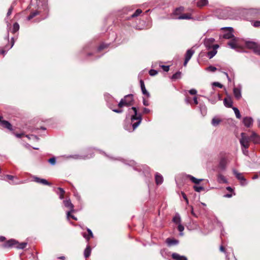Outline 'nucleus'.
Returning <instances> with one entry per match:
<instances>
[{"label": "nucleus", "instance_id": "obj_1", "mask_svg": "<svg viewBox=\"0 0 260 260\" xmlns=\"http://www.w3.org/2000/svg\"><path fill=\"white\" fill-rule=\"evenodd\" d=\"M250 138L245 133L241 134V138L239 142L243 154L245 156H249L248 148L250 146Z\"/></svg>", "mask_w": 260, "mask_h": 260}, {"label": "nucleus", "instance_id": "obj_2", "mask_svg": "<svg viewBox=\"0 0 260 260\" xmlns=\"http://www.w3.org/2000/svg\"><path fill=\"white\" fill-rule=\"evenodd\" d=\"M36 1L38 7V9L30 13V15L27 17V19L29 20L35 17L36 16L38 15L41 11V10L47 11L48 9L47 0Z\"/></svg>", "mask_w": 260, "mask_h": 260}, {"label": "nucleus", "instance_id": "obj_3", "mask_svg": "<svg viewBox=\"0 0 260 260\" xmlns=\"http://www.w3.org/2000/svg\"><path fill=\"white\" fill-rule=\"evenodd\" d=\"M131 109L133 111L134 114L131 117L132 122L133 129H136L139 125L141 123L142 121V115L141 113H138L137 108L133 107Z\"/></svg>", "mask_w": 260, "mask_h": 260}, {"label": "nucleus", "instance_id": "obj_4", "mask_svg": "<svg viewBox=\"0 0 260 260\" xmlns=\"http://www.w3.org/2000/svg\"><path fill=\"white\" fill-rule=\"evenodd\" d=\"M245 45L248 48L252 49L255 54L260 55L259 43L253 41H246Z\"/></svg>", "mask_w": 260, "mask_h": 260}, {"label": "nucleus", "instance_id": "obj_5", "mask_svg": "<svg viewBox=\"0 0 260 260\" xmlns=\"http://www.w3.org/2000/svg\"><path fill=\"white\" fill-rule=\"evenodd\" d=\"M243 13H245L247 16H245L246 19H248L249 17H260V9L256 8H250L248 9H244Z\"/></svg>", "mask_w": 260, "mask_h": 260}, {"label": "nucleus", "instance_id": "obj_6", "mask_svg": "<svg viewBox=\"0 0 260 260\" xmlns=\"http://www.w3.org/2000/svg\"><path fill=\"white\" fill-rule=\"evenodd\" d=\"M182 10L183 8L182 7L176 9V10H175L173 14L172 18L175 19H190L191 18L190 15L187 14H184L179 16H177L178 13L182 11Z\"/></svg>", "mask_w": 260, "mask_h": 260}, {"label": "nucleus", "instance_id": "obj_7", "mask_svg": "<svg viewBox=\"0 0 260 260\" xmlns=\"http://www.w3.org/2000/svg\"><path fill=\"white\" fill-rule=\"evenodd\" d=\"M224 31L223 38L226 39H230L235 38L233 32V28L231 27H223L221 28Z\"/></svg>", "mask_w": 260, "mask_h": 260}, {"label": "nucleus", "instance_id": "obj_8", "mask_svg": "<svg viewBox=\"0 0 260 260\" xmlns=\"http://www.w3.org/2000/svg\"><path fill=\"white\" fill-rule=\"evenodd\" d=\"M63 203L64 206L70 209V210L67 212V217L68 219H69L70 213L75 212V210L74 209V206L73 204L71 203V201L70 199L64 200L63 201Z\"/></svg>", "mask_w": 260, "mask_h": 260}, {"label": "nucleus", "instance_id": "obj_9", "mask_svg": "<svg viewBox=\"0 0 260 260\" xmlns=\"http://www.w3.org/2000/svg\"><path fill=\"white\" fill-rule=\"evenodd\" d=\"M240 39L238 38H234L228 43V45L232 49H237L240 47Z\"/></svg>", "mask_w": 260, "mask_h": 260}, {"label": "nucleus", "instance_id": "obj_10", "mask_svg": "<svg viewBox=\"0 0 260 260\" xmlns=\"http://www.w3.org/2000/svg\"><path fill=\"white\" fill-rule=\"evenodd\" d=\"M219 48L218 45H214L210 50H208L207 56L209 58H212L217 53V49Z\"/></svg>", "mask_w": 260, "mask_h": 260}, {"label": "nucleus", "instance_id": "obj_11", "mask_svg": "<svg viewBox=\"0 0 260 260\" xmlns=\"http://www.w3.org/2000/svg\"><path fill=\"white\" fill-rule=\"evenodd\" d=\"M215 39L212 38L205 39L204 40V45L207 50H210L213 47Z\"/></svg>", "mask_w": 260, "mask_h": 260}, {"label": "nucleus", "instance_id": "obj_12", "mask_svg": "<svg viewBox=\"0 0 260 260\" xmlns=\"http://www.w3.org/2000/svg\"><path fill=\"white\" fill-rule=\"evenodd\" d=\"M241 89H242V87L241 85H239L237 87H234L233 89V93H234L235 98L237 100L240 99L242 96Z\"/></svg>", "mask_w": 260, "mask_h": 260}, {"label": "nucleus", "instance_id": "obj_13", "mask_svg": "<svg viewBox=\"0 0 260 260\" xmlns=\"http://www.w3.org/2000/svg\"><path fill=\"white\" fill-rule=\"evenodd\" d=\"M194 51L192 49H188L185 54V58L183 65H186L188 61L191 58L192 55L194 54Z\"/></svg>", "mask_w": 260, "mask_h": 260}, {"label": "nucleus", "instance_id": "obj_14", "mask_svg": "<svg viewBox=\"0 0 260 260\" xmlns=\"http://www.w3.org/2000/svg\"><path fill=\"white\" fill-rule=\"evenodd\" d=\"M122 99L124 100L125 106H129L133 104V95L131 94L126 95L124 96V99Z\"/></svg>", "mask_w": 260, "mask_h": 260}, {"label": "nucleus", "instance_id": "obj_15", "mask_svg": "<svg viewBox=\"0 0 260 260\" xmlns=\"http://www.w3.org/2000/svg\"><path fill=\"white\" fill-rule=\"evenodd\" d=\"M249 138L250 141H252L254 144H256L260 143V136L257 135L255 132H253Z\"/></svg>", "mask_w": 260, "mask_h": 260}, {"label": "nucleus", "instance_id": "obj_16", "mask_svg": "<svg viewBox=\"0 0 260 260\" xmlns=\"http://www.w3.org/2000/svg\"><path fill=\"white\" fill-rule=\"evenodd\" d=\"M253 120L250 117H245L243 119L244 125L247 127H250L253 124Z\"/></svg>", "mask_w": 260, "mask_h": 260}, {"label": "nucleus", "instance_id": "obj_17", "mask_svg": "<svg viewBox=\"0 0 260 260\" xmlns=\"http://www.w3.org/2000/svg\"><path fill=\"white\" fill-rule=\"evenodd\" d=\"M34 181L38 183L42 184L44 185H51V183H50L47 180L45 179H42L36 176L34 177Z\"/></svg>", "mask_w": 260, "mask_h": 260}, {"label": "nucleus", "instance_id": "obj_18", "mask_svg": "<svg viewBox=\"0 0 260 260\" xmlns=\"http://www.w3.org/2000/svg\"><path fill=\"white\" fill-rule=\"evenodd\" d=\"M17 244V242L14 239H10L5 243L3 245V247L5 248L11 247L13 246H15Z\"/></svg>", "mask_w": 260, "mask_h": 260}, {"label": "nucleus", "instance_id": "obj_19", "mask_svg": "<svg viewBox=\"0 0 260 260\" xmlns=\"http://www.w3.org/2000/svg\"><path fill=\"white\" fill-rule=\"evenodd\" d=\"M0 124L5 128H6L10 131L12 130V126L11 124L8 121L5 120H0Z\"/></svg>", "mask_w": 260, "mask_h": 260}, {"label": "nucleus", "instance_id": "obj_20", "mask_svg": "<svg viewBox=\"0 0 260 260\" xmlns=\"http://www.w3.org/2000/svg\"><path fill=\"white\" fill-rule=\"evenodd\" d=\"M140 86H141V90H142V93L143 94H144V95H147V96H149V95H150L149 93L147 91V90H146V89L145 88L144 82L143 80L141 79L140 80Z\"/></svg>", "mask_w": 260, "mask_h": 260}, {"label": "nucleus", "instance_id": "obj_21", "mask_svg": "<svg viewBox=\"0 0 260 260\" xmlns=\"http://www.w3.org/2000/svg\"><path fill=\"white\" fill-rule=\"evenodd\" d=\"M87 231L88 232V234H86L85 233H84L82 234V235L84 238H85L87 240V241L88 242V241L91 238H93V235L92 234V231L90 229L87 228Z\"/></svg>", "mask_w": 260, "mask_h": 260}, {"label": "nucleus", "instance_id": "obj_22", "mask_svg": "<svg viewBox=\"0 0 260 260\" xmlns=\"http://www.w3.org/2000/svg\"><path fill=\"white\" fill-rule=\"evenodd\" d=\"M172 257L175 260H187L185 256L180 255L177 253H173Z\"/></svg>", "mask_w": 260, "mask_h": 260}, {"label": "nucleus", "instance_id": "obj_23", "mask_svg": "<svg viewBox=\"0 0 260 260\" xmlns=\"http://www.w3.org/2000/svg\"><path fill=\"white\" fill-rule=\"evenodd\" d=\"M233 172L237 179L240 181H245V178L244 177V176H243L241 173L238 172L235 169L233 170Z\"/></svg>", "mask_w": 260, "mask_h": 260}, {"label": "nucleus", "instance_id": "obj_24", "mask_svg": "<svg viewBox=\"0 0 260 260\" xmlns=\"http://www.w3.org/2000/svg\"><path fill=\"white\" fill-rule=\"evenodd\" d=\"M221 119L218 117H215L213 118L211 121V124L213 126H217L221 122Z\"/></svg>", "mask_w": 260, "mask_h": 260}, {"label": "nucleus", "instance_id": "obj_25", "mask_svg": "<svg viewBox=\"0 0 260 260\" xmlns=\"http://www.w3.org/2000/svg\"><path fill=\"white\" fill-rule=\"evenodd\" d=\"M155 182L157 185L161 184L163 182L162 176L158 173H156L155 176Z\"/></svg>", "mask_w": 260, "mask_h": 260}, {"label": "nucleus", "instance_id": "obj_26", "mask_svg": "<svg viewBox=\"0 0 260 260\" xmlns=\"http://www.w3.org/2000/svg\"><path fill=\"white\" fill-rule=\"evenodd\" d=\"M224 106L228 108H231L233 106V102L230 98H225L223 101Z\"/></svg>", "mask_w": 260, "mask_h": 260}, {"label": "nucleus", "instance_id": "obj_27", "mask_svg": "<svg viewBox=\"0 0 260 260\" xmlns=\"http://www.w3.org/2000/svg\"><path fill=\"white\" fill-rule=\"evenodd\" d=\"M196 5L199 7H202L204 6H206L208 3V0H197Z\"/></svg>", "mask_w": 260, "mask_h": 260}, {"label": "nucleus", "instance_id": "obj_28", "mask_svg": "<svg viewBox=\"0 0 260 260\" xmlns=\"http://www.w3.org/2000/svg\"><path fill=\"white\" fill-rule=\"evenodd\" d=\"M217 181L219 183H226L228 182L225 177L220 174L217 176Z\"/></svg>", "mask_w": 260, "mask_h": 260}, {"label": "nucleus", "instance_id": "obj_29", "mask_svg": "<svg viewBox=\"0 0 260 260\" xmlns=\"http://www.w3.org/2000/svg\"><path fill=\"white\" fill-rule=\"evenodd\" d=\"M181 76H182L181 72L180 71H178L172 76L171 79H172L173 80H174V81L176 80L177 79H179L181 78Z\"/></svg>", "mask_w": 260, "mask_h": 260}, {"label": "nucleus", "instance_id": "obj_30", "mask_svg": "<svg viewBox=\"0 0 260 260\" xmlns=\"http://www.w3.org/2000/svg\"><path fill=\"white\" fill-rule=\"evenodd\" d=\"M91 253V248L89 245H88L84 250V255L85 258L88 257Z\"/></svg>", "mask_w": 260, "mask_h": 260}, {"label": "nucleus", "instance_id": "obj_31", "mask_svg": "<svg viewBox=\"0 0 260 260\" xmlns=\"http://www.w3.org/2000/svg\"><path fill=\"white\" fill-rule=\"evenodd\" d=\"M166 242L169 246H172L177 244L178 243V241L174 239H171L170 238H168L166 240Z\"/></svg>", "mask_w": 260, "mask_h": 260}, {"label": "nucleus", "instance_id": "obj_32", "mask_svg": "<svg viewBox=\"0 0 260 260\" xmlns=\"http://www.w3.org/2000/svg\"><path fill=\"white\" fill-rule=\"evenodd\" d=\"M188 178H189L190 180L195 184H199L200 182L203 180L202 179H198L190 175H188Z\"/></svg>", "mask_w": 260, "mask_h": 260}, {"label": "nucleus", "instance_id": "obj_33", "mask_svg": "<svg viewBox=\"0 0 260 260\" xmlns=\"http://www.w3.org/2000/svg\"><path fill=\"white\" fill-rule=\"evenodd\" d=\"M173 221L176 224H179L181 223V218L178 214H176L173 218Z\"/></svg>", "mask_w": 260, "mask_h": 260}, {"label": "nucleus", "instance_id": "obj_34", "mask_svg": "<svg viewBox=\"0 0 260 260\" xmlns=\"http://www.w3.org/2000/svg\"><path fill=\"white\" fill-rule=\"evenodd\" d=\"M92 156L90 155L88 156H80L78 155H70L69 157L73 158L74 159H86V158H89L91 157Z\"/></svg>", "mask_w": 260, "mask_h": 260}, {"label": "nucleus", "instance_id": "obj_35", "mask_svg": "<svg viewBox=\"0 0 260 260\" xmlns=\"http://www.w3.org/2000/svg\"><path fill=\"white\" fill-rule=\"evenodd\" d=\"M26 245H27V243H26V242H22L21 243H18L17 242V244H16V247L18 249H23L24 248H25Z\"/></svg>", "mask_w": 260, "mask_h": 260}, {"label": "nucleus", "instance_id": "obj_36", "mask_svg": "<svg viewBox=\"0 0 260 260\" xmlns=\"http://www.w3.org/2000/svg\"><path fill=\"white\" fill-rule=\"evenodd\" d=\"M232 108H233V110H234V111L235 112V115H236V117L237 118H238V119L241 118V116L240 111L238 110V109L237 108H236V107H233Z\"/></svg>", "mask_w": 260, "mask_h": 260}, {"label": "nucleus", "instance_id": "obj_37", "mask_svg": "<svg viewBox=\"0 0 260 260\" xmlns=\"http://www.w3.org/2000/svg\"><path fill=\"white\" fill-rule=\"evenodd\" d=\"M19 29V25L18 23L15 22L13 24V29H12V32L15 33L16 31H17Z\"/></svg>", "mask_w": 260, "mask_h": 260}, {"label": "nucleus", "instance_id": "obj_38", "mask_svg": "<svg viewBox=\"0 0 260 260\" xmlns=\"http://www.w3.org/2000/svg\"><path fill=\"white\" fill-rule=\"evenodd\" d=\"M58 189L59 190V193H58L59 198L60 199L62 200L64 198V190L61 187H58Z\"/></svg>", "mask_w": 260, "mask_h": 260}, {"label": "nucleus", "instance_id": "obj_39", "mask_svg": "<svg viewBox=\"0 0 260 260\" xmlns=\"http://www.w3.org/2000/svg\"><path fill=\"white\" fill-rule=\"evenodd\" d=\"M142 12V10L140 9H137L135 12L131 15L132 18H134L138 16Z\"/></svg>", "mask_w": 260, "mask_h": 260}, {"label": "nucleus", "instance_id": "obj_40", "mask_svg": "<svg viewBox=\"0 0 260 260\" xmlns=\"http://www.w3.org/2000/svg\"><path fill=\"white\" fill-rule=\"evenodd\" d=\"M178 230L180 232V235L181 236H183V231L184 230V228L183 225H182L181 223L179 224L178 225Z\"/></svg>", "mask_w": 260, "mask_h": 260}, {"label": "nucleus", "instance_id": "obj_41", "mask_svg": "<svg viewBox=\"0 0 260 260\" xmlns=\"http://www.w3.org/2000/svg\"><path fill=\"white\" fill-rule=\"evenodd\" d=\"M15 4H16L15 1L12 3L11 6L10 7V8L9 9L8 11L7 12V16H9V15H10L11 14L12 12L13 9V7L15 5Z\"/></svg>", "mask_w": 260, "mask_h": 260}, {"label": "nucleus", "instance_id": "obj_42", "mask_svg": "<svg viewBox=\"0 0 260 260\" xmlns=\"http://www.w3.org/2000/svg\"><path fill=\"white\" fill-rule=\"evenodd\" d=\"M216 68L215 67V66H208L206 69V70L208 72H214L216 70Z\"/></svg>", "mask_w": 260, "mask_h": 260}, {"label": "nucleus", "instance_id": "obj_43", "mask_svg": "<svg viewBox=\"0 0 260 260\" xmlns=\"http://www.w3.org/2000/svg\"><path fill=\"white\" fill-rule=\"evenodd\" d=\"M26 137L29 139H31L34 141H38L39 138L37 136H35V135H31L30 136H26Z\"/></svg>", "mask_w": 260, "mask_h": 260}, {"label": "nucleus", "instance_id": "obj_44", "mask_svg": "<svg viewBox=\"0 0 260 260\" xmlns=\"http://www.w3.org/2000/svg\"><path fill=\"white\" fill-rule=\"evenodd\" d=\"M157 73H158L157 71H156L155 70H153V69H151V70H149V74L151 76H155L157 74Z\"/></svg>", "mask_w": 260, "mask_h": 260}, {"label": "nucleus", "instance_id": "obj_45", "mask_svg": "<svg viewBox=\"0 0 260 260\" xmlns=\"http://www.w3.org/2000/svg\"><path fill=\"white\" fill-rule=\"evenodd\" d=\"M48 162L51 165H55L56 164V158L55 157H53L49 159Z\"/></svg>", "mask_w": 260, "mask_h": 260}, {"label": "nucleus", "instance_id": "obj_46", "mask_svg": "<svg viewBox=\"0 0 260 260\" xmlns=\"http://www.w3.org/2000/svg\"><path fill=\"white\" fill-rule=\"evenodd\" d=\"M107 47H108V45L107 44L103 43L99 46L98 50L99 51H101L102 50H103L104 48H107Z\"/></svg>", "mask_w": 260, "mask_h": 260}, {"label": "nucleus", "instance_id": "obj_47", "mask_svg": "<svg viewBox=\"0 0 260 260\" xmlns=\"http://www.w3.org/2000/svg\"><path fill=\"white\" fill-rule=\"evenodd\" d=\"M193 188L194 190L196 191L197 192H200L202 190H204V187L202 186H194Z\"/></svg>", "mask_w": 260, "mask_h": 260}, {"label": "nucleus", "instance_id": "obj_48", "mask_svg": "<svg viewBox=\"0 0 260 260\" xmlns=\"http://www.w3.org/2000/svg\"><path fill=\"white\" fill-rule=\"evenodd\" d=\"M213 86L221 88L223 85L219 82H215L212 83Z\"/></svg>", "mask_w": 260, "mask_h": 260}, {"label": "nucleus", "instance_id": "obj_49", "mask_svg": "<svg viewBox=\"0 0 260 260\" xmlns=\"http://www.w3.org/2000/svg\"><path fill=\"white\" fill-rule=\"evenodd\" d=\"M125 106V102L124 101V100H123L122 99L120 100V102L118 104V107L119 108H121L123 106Z\"/></svg>", "mask_w": 260, "mask_h": 260}, {"label": "nucleus", "instance_id": "obj_50", "mask_svg": "<svg viewBox=\"0 0 260 260\" xmlns=\"http://www.w3.org/2000/svg\"><path fill=\"white\" fill-rule=\"evenodd\" d=\"M219 167L222 170H224L225 168V165L223 161H221L219 163Z\"/></svg>", "mask_w": 260, "mask_h": 260}, {"label": "nucleus", "instance_id": "obj_51", "mask_svg": "<svg viewBox=\"0 0 260 260\" xmlns=\"http://www.w3.org/2000/svg\"><path fill=\"white\" fill-rule=\"evenodd\" d=\"M188 92L191 95H195L197 93V91L195 89H191L189 90Z\"/></svg>", "mask_w": 260, "mask_h": 260}, {"label": "nucleus", "instance_id": "obj_52", "mask_svg": "<svg viewBox=\"0 0 260 260\" xmlns=\"http://www.w3.org/2000/svg\"><path fill=\"white\" fill-rule=\"evenodd\" d=\"M253 25L254 27H260V21L257 20L253 22Z\"/></svg>", "mask_w": 260, "mask_h": 260}, {"label": "nucleus", "instance_id": "obj_53", "mask_svg": "<svg viewBox=\"0 0 260 260\" xmlns=\"http://www.w3.org/2000/svg\"><path fill=\"white\" fill-rule=\"evenodd\" d=\"M226 12V10L222 11L223 15L220 16V18L226 19L228 17V16L225 14Z\"/></svg>", "mask_w": 260, "mask_h": 260}, {"label": "nucleus", "instance_id": "obj_54", "mask_svg": "<svg viewBox=\"0 0 260 260\" xmlns=\"http://www.w3.org/2000/svg\"><path fill=\"white\" fill-rule=\"evenodd\" d=\"M161 67L164 71L167 72L169 71L170 66H161Z\"/></svg>", "mask_w": 260, "mask_h": 260}, {"label": "nucleus", "instance_id": "obj_55", "mask_svg": "<svg viewBox=\"0 0 260 260\" xmlns=\"http://www.w3.org/2000/svg\"><path fill=\"white\" fill-rule=\"evenodd\" d=\"M6 177L8 179H9V180H13V179H14V178H15L17 179V178H16V177H15V176H14L11 175H7L6 176Z\"/></svg>", "mask_w": 260, "mask_h": 260}, {"label": "nucleus", "instance_id": "obj_56", "mask_svg": "<svg viewBox=\"0 0 260 260\" xmlns=\"http://www.w3.org/2000/svg\"><path fill=\"white\" fill-rule=\"evenodd\" d=\"M150 112V110L148 108H143V113L144 114H147Z\"/></svg>", "mask_w": 260, "mask_h": 260}, {"label": "nucleus", "instance_id": "obj_57", "mask_svg": "<svg viewBox=\"0 0 260 260\" xmlns=\"http://www.w3.org/2000/svg\"><path fill=\"white\" fill-rule=\"evenodd\" d=\"M182 195L183 199L186 201V203L188 204V199L187 198L186 194L184 192H182Z\"/></svg>", "mask_w": 260, "mask_h": 260}, {"label": "nucleus", "instance_id": "obj_58", "mask_svg": "<svg viewBox=\"0 0 260 260\" xmlns=\"http://www.w3.org/2000/svg\"><path fill=\"white\" fill-rule=\"evenodd\" d=\"M113 111L117 113H120L122 112V110L121 109H113Z\"/></svg>", "mask_w": 260, "mask_h": 260}, {"label": "nucleus", "instance_id": "obj_59", "mask_svg": "<svg viewBox=\"0 0 260 260\" xmlns=\"http://www.w3.org/2000/svg\"><path fill=\"white\" fill-rule=\"evenodd\" d=\"M241 181L240 184L242 186H245L247 183L246 179H245V181Z\"/></svg>", "mask_w": 260, "mask_h": 260}, {"label": "nucleus", "instance_id": "obj_60", "mask_svg": "<svg viewBox=\"0 0 260 260\" xmlns=\"http://www.w3.org/2000/svg\"><path fill=\"white\" fill-rule=\"evenodd\" d=\"M143 103L144 105H145L146 106H148L149 105L148 102L147 101H146V100H145L144 99H143Z\"/></svg>", "mask_w": 260, "mask_h": 260}, {"label": "nucleus", "instance_id": "obj_61", "mask_svg": "<svg viewBox=\"0 0 260 260\" xmlns=\"http://www.w3.org/2000/svg\"><path fill=\"white\" fill-rule=\"evenodd\" d=\"M193 102L194 103L196 104V105H197L198 104V100H197V98L196 96H194L193 98Z\"/></svg>", "mask_w": 260, "mask_h": 260}, {"label": "nucleus", "instance_id": "obj_62", "mask_svg": "<svg viewBox=\"0 0 260 260\" xmlns=\"http://www.w3.org/2000/svg\"><path fill=\"white\" fill-rule=\"evenodd\" d=\"M225 198H231L232 197V194H229V193H227V194H225L223 196Z\"/></svg>", "mask_w": 260, "mask_h": 260}, {"label": "nucleus", "instance_id": "obj_63", "mask_svg": "<svg viewBox=\"0 0 260 260\" xmlns=\"http://www.w3.org/2000/svg\"><path fill=\"white\" fill-rule=\"evenodd\" d=\"M226 189L230 191V192H232L233 191V189H232V188L230 186H228L226 187Z\"/></svg>", "mask_w": 260, "mask_h": 260}, {"label": "nucleus", "instance_id": "obj_64", "mask_svg": "<svg viewBox=\"0 0 260 260\" xmlns=\"http://www.w3.org/2000/svg\"><path fill=\"white\" fill-rule=\"evenodd\" d=\"M70 218H72V219H73L74 220H77V217H76L74 215H72L70 214Z\"/></svg>", "mask_w": 260, "mask_h": 260}]
</instances>
